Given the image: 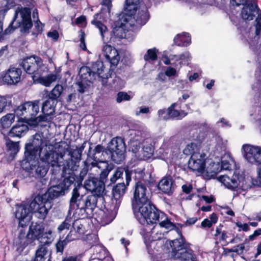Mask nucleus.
Segmentation results:
<instances>
[{
  "instance_id": "obj_24",
  "label": "nucleus",
  "mask_w": 261,
  "mask_h": 261,
  "mask_svg": "<svg viewBox=\"0 0 261 261\" xmlns=\"http://www.w3.org/2000/svg\"><path fill=\"white\" fill-rule=\"evenodd\" d=\"M238 177L239 175H234L231 178L227 175H221L218 177L219 180L228 189L232 191H236L238 187Z\"/></svg>"
},
{
  "instance_id": "obj_21",
  "label": "nucleus",
  "mask_w": 261,
  "mask_h": 261,
  "mask_svg": "<svg viewBox=\"0 0 261 261\" xmlns=\"http://www.w3.org/2000/svg\"><path fill=\"white\" fill-rule=\"evenodd\" d=\"M126 184L124 182L119 183L114 186L112 190L113 198L111 203L115 205V207L119 208L121 202V198L126 191Z\"/></svg>"
},
{
  "instance_id": "obj_16",
  "label": "nucleus",
  "mask_w": 261,
  "mask_h": 261,
  "mask_svg": "<svg viewBox=\"0 0 261 261\" xmlns=\"http://www.w3.org/2000/svg\"><path fill=\"white\" fill-rule=\"evenodd\" d=\"M48 230L44 232V227L41 223L32 222L29 226L28 232V240L32 244L36 240L41 241L46 240L45 237L46 233Z\"/></svg>"
},
{
  "instance_id": "obj_34",
  "label": "nucleus",
  "mask_w": 261,
  "mask_h": 261,
  "mask_svg": "<svg viewBox=\"0 0 261 261\" xmlns=\"http://www.w3.org/2000/svg\"><path fill=\"white\" fill-rule=\"evenodd\" d=\"M238 187L237 188V192L239 194L249 189L251 187V182L249 179H246L243 175H239L238 177Z\"/></svg>"
},
{
  "instance_id": "obj_54",
  "label": "nucleus",
  "mask_w": 261,
  "mask_h": 261,
  "mask_svg": "<svg viewBox=\"0 0 261 261\" xmlns=\"http://www.w3.org/2000/svg\"><path fill=\"white\" fill-rule=\"evenodd\" d=\"M143 156L146 158H150L153 153L154 147H142Z\"/></svg>"
},
{
  "instance_id": "obj_36",
  "label": "nucleus",
  "mask_w": 261,
  "mask_h": 261,
  "mask_svg": "<svg viewBox=\"0 0 261 261\" xmlns=\"http://www.w3.org/2000/svg\"><path fill=\"white\" fill-rule=\"evenodd\" d=\"M110 35V41L111 42H116L117 40L125 38L126 36L125 30L123 28L120 27L114 28Z\"/></svg>"
},
{
  "instance_id": "obj_59",
  "label": "nucleus",
  "mask_w": 261,
  "mask_h": 261,
  "mask_svg": "<svg viewBox=\"0 0 261 261\" xmlns=\"http://www.w3.org/2000/svg\"><path fill=\"white\" fill-rule=\"evenodd\" d=\"M85 166L81 170L80 173V177L82 179H83L85 176L87 174L88 171L89 170V166H88V160L84 162Z\"/></svg>"
},
{
  "instance_id": "obj_1",
  "label": "nucleus",
  "mask_w": 261,
  "mask_h": 261,
  "mask_svg": "<svg viewBox=\"0 0 261 261\" xmlns=\"http://www.w3.org/2000/svg\"><path fill=\"white\" fill-rule=\"evenodd\" d=\"M24 159L30 164V173L36 179L43 178L49 166H59L62 156H59L50 141L36 133L33 139L25 144Z\"/></svg>"
},
{
  "instance_id": "obj_43",
  "label": "nucleus",
  "mask_w": 261,
  "mask_h": 261,
  "mask_svg": "<svg viewBox=\"0 0 261 261\" xmlns=\"http://www.w3.org/2000/svg\"><path fill=\"white\" fill-rule=\"evenodd\" d=\"M17 239V243L23 247H25L29 244H32V242H30L28 240V233L26 234L23 230H21L19 231Z\"/></svg>"
},
{
  "instance_id": "obj_46",
  "label": "nucleus",
  "mask_w": 261,
  "mask_h": 261,
  "mask_svg": "<svg viewBox=\"0 0 261 261\" xmlns=\"http://www.w3.org/2000/svg\"><path fill=\"white\" fill-rule=\"evenodd\" d=\"M72 224V229L75 230L81 237L85 232V228L83 224H82L81 221L80 220H75Z\"/></svg>"
},
{
  "instance_id": "obj_55",
  "label": "nucleus",
  "mask_w": 261,
  "mask_h": 261,
  "mask_svg": "<svg viewBox=\"0 0 261 261\" xmlns=\"http://www.w3.org/2000/svg\"><path fill=\"white\" fill-rule=\"evenodd\" d=\"M51 115L44 114L43 115H40L38 117L36 116L34 121L37 122H49L51 121V118L50 116Z\"/></svg>"
},
{
  "instance_id": "obj_10",
  "label": "nucleus",
  "mask_w": 261,
  "mask_h": 261,
  "mask_svg": "<svg viewBox=\"0 0 261 261\" xmlns=\"http://www.w3.org/2000/svg\"><path fill=\"white\" fill-rule=\"evenodd\" d=\"M240 15L241 18L246 21H250L257 15L255 19V34L258 36L261 32V11L258 8L255 2L250 3L244 5Z\"/></svg>"
},
{
  "instance_id": "obj_8",
  "label": "nucleus",
  "mask_w": 261,
  "mask_h": 261,
  "mask_svg": "<svg viewBox=\"0 0 261 261\" xmlns=\"http://www.w3.org/2000/svg\"><path fill=\"white\" fill-rule=\"evenodd\" d=\"M171 254L175 259L182 261H189L193 258V251L190 248V244L186 243L181 236L179 239L171 241Z\"/></svg>"
},
{
  "instance_id": "obj_25",
  "label": "nucleus",
  "mask_w": 261,
  "mask_h": 261,
  "mask_svg": "<svg viewBox=\"0 0 261 261\" xmlns=\"http://www.w3.org/2000/svg\"><path fill=\"white\" fill-rule=\"evenodd\" d=\"M63 91V86L60 84H57L49 92L47 90H44V95L46 94L45 97H49V99L58 102V101L60 100Z\"/></svg>"
},
{
  "instance_id": "obj_47",
  "label": "nucleus",
  "mask_w": 261,
  "mask_h": 261,
  "mask_svg": "<svg viewBox=\"0 0 261 261\" xmlns=\"http://www.w3.org/2000/svg\"><path fill=\"white\" fill-rule=\"evenodd\" d=\"M158 50L155 48L149 49L144 55V59L146 61H155L157 59Z\"/></svg>"
},
{
  "instance_id": "obj_27",
  "label": "nucleus",
  "mask_w": 261,
  "mask_h": 261,
  "mask_svg": "<svg viewBox=\"0 0 261 261\" xmlns=\"http://www.w3.org/2000/svg\"><path fill=\"white\" fill-rule=\"evenodd\" d=\"M158 187L163 193L170 195L173 192L172 179L171 177H164L159 182Z\"/></svg>"
},
{
  "instance_id": "obj_2",
  "label": "nucleus",
  "mask_w": 261,
  "mask_h": 261,
  "mask_svg": "<svg viewBox=\"0 0 261 261\" xmlns=\"http://www.w3.org/2000/svg\"><path fill=\"white\" fill-rule=\"evenodd\" d=\"M84 148L82 145L80 147H76L75 149L69 150V146L65 142H60L58 145L56 152L59 156H62L59 166L62 168L63 174H70L71 172L77 170ZM56 149L57 147H55V150Z\"/></svg>"
},
{
  "instance_id": "obj_3",
  "label": "nucleus",
  "mask_w": 261,
  "mask_h": 261,
  "mask_svg": "<svg viewBox=\"0 0 261 261\" xmlns=\"http://www.w3.org/2000/svg\"><path fill=\"white\" fill-rule=\"evenodd\" d=\"M151 175L149 173H145L144 170L136 173V182L134 187L133 200H132L133 210L136 207H139L150 202V192L148 188L150 185Z\"/></svg>"
},
{
  "instance_id": "obj_40",
  "label": "nucleus",
  "mask_w": 261,
  "mask_h": 261,
  "mask_svg": "<svg viewBox=\"0 0 261 261\" xmlns=\"http://www.w3.org/2000/svg\"><path fill=\"white\" fill-rule=\"evenodd\" d=\"M125 3V10L130 15L135 14L138 8L139 0H126Z\"/></svg>"
},
{
  "instance_id": "obj_57",
  "label": "nucleus",
  "mask_w": 261,
  "mask_h": 261,
  "mask_svg": "<svg viewBox=\"0 0 261 261\" xmlns=\"http://www.w3.org/2000/svg\"><path fill=\"white\" fill-rule=\"evenodd\" d=\"M10 104L6 97L0 96V113H2L8 105Z\"/></svg>"
},
{
  "instance_id": "obj_49",
  "label": "nucleus",
  "mask_w": 261,
  "mask_h": 261,
  "mask_svg": "<svg viewBox=\"0 0 261 261\" xmlns=\"http://www.w3.org/2000/svg\"><path fill=\"white\" fill-rule=\"evenodd\" d=\"M72 220L70 218H66V219L58 226V232L61 233L65 229H69Z\"/></svg>"
},
{
  "instance_id": "obj_13",
  "label": "nucleus",
  "mask_w": 261,
  "mask_h": 261,
  "mask_svg": "<svg viewBox=\"0 0 261 261\" xmlns=\"http://www.w3.org/2000/svg\"><path fill=\"white\" fill-rule=\"evenodd\" d=\"M205 154L204 153H194L191 156L188 162V167L193 171L199 173H203L205 171L208 173L210 171L208 168H205ZM212 175L216 174L215 171H211Z\"/></svg>"
},
{
  "instance_id": "obj_31",
  "label": "nucleus",
  "mask_w": 261,
  "mask_h": 261,
  "mask_svg": "<svg viewBox=\"0 0 261 261\" xmlns=\"http://www.w3.org/2000/svg\"><path fill=\"white\" fill-rule=\"evenodd\" d=\"M98 15V14L94 15V19L91 21V23L98 29L103 41L106 42L108 40V37L107 39L105 38L109 34L108 29L105 24L101 22V21L97 20Z\"/></svg>"
},
{
  "instance_id": "obj_7",
  "label": "nucleus",
  "mask_w": 261,
  "mask_h": 261,
  "mask_svg": "<svg viewBox=\"0 0 261 261\" xmlns=\"http://www.w3.org/2000/svg\"><path fill=\"white\" fill-rule=\"evenodd\" d=\"M20 65L27 73L33 74V79H37L47 71V67L43 64L42 60L36 56L24 59Z\"/></svg>"
},
{
  "instance_id": "obj_44",
  "label": "nucleus",
  "mask_w": 261,
  "mask_h": 261,
  "mask_svg": "<svg viewBox=\"0 0 261 261\" xmlns=\"http://www.w3.org/2000/svg\"><path fill=\"white\" fill-rule=\"evenodd\" d=\"M135 135L137 137L136 140L140 142H142L146 137H150L149 134L145 127H143L141 129L136 130Z\"/></svg>"
},
{
  "instance_id": "obj_6",
  "label": "nucleus",
  "mask_w": 261,
  "mask_h": 261,
  "mask_svg": "<svg viewBox=\"0 0 261 261\" xmlns=\"http://www.w3.org/2000/svg\"><path fill=\"white\" fill-rule=\"evenodd\" d=\"M104 67L103 62L100 61H97L93 63L91 67L89 68L87 66L82 67L79 72V75L80 80H82L84 82H89L92 83L95 79L96 75L102 79L101 82L103 85L107 83V79L108 78V75L105 76L103 74Z\"/></svg>"
},
{
  "instance_id": "obj_15",
  "label": "nucleus",
  "mask_w": 261,
  "mask_h": 261,
  "mask_svg": "<svg viewBox=\"0 0 261 261\" xmlns=\"http://www.w3.org/2000/svg\"><path fill=\"white\" fill-rule=\"evenodd\" d=\"M91 158L93 160L92 162L89 163L90 171L93 169L97 168L100 170L99 178L102 179H106L109 173L113 169L114 165L110 164L107 161H101L95 155H92Z\"/></svg>"
},
{
  "instance_id": "obj_30",
  "label": "nucleus",
  "mask_w": 261,
  "mask_h": 261,
  "mask_svg": "<svg viewBox=\"0 0 261 261\" xmlns=\"http://www.w3.org/2000/svg\"><path fill=\"white\" fill-rule=\"evenodd\" d=\"M46 99L43 102L42 105V112L43 114L53 115L55 112V107L57 102L49 97H45Z\"/></svg>"
},
{
  "instance_id": "obj_5",
  "label": "nucleus",
  "mask_w": 261,
  "mask_h": 261,
  "mask_svg": "<svg viewBox=\"0 0 261 261\" xmlns=\"http://www.w3.org/2000/svg\"><path fill=\"white\" fill-rule=\"evenodd\" d=\"M137 220L142 225L156 224L160 221V212L151 202L133 210Z\"/></svg>"
},
{
  "instance_id": "obj_17",
  "label": "nucleus",
  "mask_w": 261,
  "mask_h": 261,
  "mask_svg": "<svg viewBox=\"0 0 261 261\" xmlns=\"http://www.w3.org/2000/svg\"><path fill=\"white\" fill-rule=\"evenodd\" d=\"M107 179H102L90 177L84 182L85 188L94 195H103L105 190V184Z\"/></svg>"
},
{
  "instance_id": "obj_35",
  "label": "nucleus",
  "mask_w": 261,
  "mask_h": 261,
  "mask_svg": "<svg viewBox=\"0 0 261 261\" xmlns=\"http://www.w3.org/2000/svg\"><path fill=\"white\" fill-rule=\"evenodd\" d=\"M176 103H172L170 107L168 108V115L169 119L176 118L177 119H180L187 115V113L184 111H178L175 109Z\"/></svg>"
},
{
  "instance_id": "obj_48",
  "label": "nucleus",
  "mask_w": 261,
  "mask_h": 261,
  "mask_svg": "<svg viewBox=\"0 0 261 261\" xmlns=\"http://www.w3.org/2000/svg\"><path fill=\"white\" fill-rule=\"evenodd\" d=\"M82 237L73 229H71L65 239L68 242L79 239Z\"/></svg>"
},
{
  "instance_id": "obj_22",
  "label": "nucleus",
  "mask_w": 261,
  "mask_h": 261,
  "mask_svg": "<svg viewBox=\"0 0 261 261\" xmlns=\"http://www.w3.org/2000/svg\"><path fill=\"white\" fill-rule=\"evenodd\" d=\"M102 51L106 58L113 66H116L119 63L120 57L117 50L110 45L103 46Z\"/></svg>"
},
{
  "instance_id": "obj_32",
  "label": "nucleus",
  "mask_w": 261,
  "mask_h": 261,
  "mask_svg": "<svg viewBox=\"0 0 261 261\" xmlns=\"http://www.w3.org/2000/svg\"><path fill=\"white\" fill-rule=\"evenodd\" d=\"M65 192L60 185L50 187L46 193L48 199H54L59 197L60 196L64 195Z\"/></svg>"
},
{
  "instance_id": "obj_61",
  "label": "nucleus",
  "mask_w": 261,
  "mask_h": 261,
  "mask_svg": "<svg viewBox=\"0 0 261 261\" xmlns=\"http://www.w3.org/2000/svg\"><path fill=\"white\" fill-rule=\"evenodd\" d=\"M159 224L160 227L167 229H171L174 226V224L168 219L161 221Z\"/></svg>"
},
{
  "instance_id": "obj_50",
  "label": "nucleus",
  "mask_w": 261,
  "mask_h": 261,
  "mask_svg": "<svg viewBox=\"0 0 261 261\" xmlns=\"http://www.w3.org/2000/svg\"><path fill=\"white\" fill-rule=\"evenodd\" d=\"M130 99V96L126 92H119L117 95L116 101L118 103H120L122 101H129Z\"/></svg>"
},
{
  "instance_id": "obj_20",
  "label": "nucleus",
  "mask_w": 261,
  "mask_h": 261,
  "mask_svg": "<svg viewBox=\"0 0 261 261\" xmlns=\"http://www.w3.org/2000/svg\"><path fill=\"white\" fill-rule=\"evenodd\" d=\"M80 187H75L72 192V196L70 200V207L69 211L76 210L78 214L79 210H82L83 207L84 198L85 195H81L79 192Z\"/></svg>"
},
{
  "instance_id": "obj_62",
  "label": "nucleus",
  "mask_w": 261,
  "mask_h": 261,
  "mask_svg": "<svg viewBox=\"0 0 261 261\" xmlns=\"http://www.w3.org/2000/svg\"><path fill=\"white\" fill-rule=\"evenodd\" d=\"M80 47L84 50H86L87 49L86 43H85V34L84 32H82L80 36Z\"/></svg>"
},
{
  "instance_id": "obj_38",
  "label": "nucleus",
  "mask_w": 261,
  "mask_h": 261,
  "mask_svg": "<svg viewBox=\"0 0 261 261\" xmlns=\"http://www.w3.org/2000/svg\"><path fill=\"white\" fill-rule=\"evenodd\" d=\"M73 172L72 171L70 174H68L69 176L66 177L59 184L60 186L62 188L64 192L68 190L69 188L74 183L75 180L74 175L72 174ZM62 174L64 176L67 174H63V172Z\"/></svg>"
},
{
  "instance_id": "obj_28",
  "label": "nucleus",
  "mask_w": 261,
  "mask_h": 261,
  "mask_svg": "<svg viewBox=\"0 0 261 261\" xmlns=\"http://www.w3.org/2000/svg\"><path fill=\"white\" fill-rule=\"evenodd\" d=\"M29 130L27 125L22 123H18L15 125L10 130L9 135L11 137H21Z\"/></svg>"
},
{
  "instance_id": "obj_58",
  "label": "nucleus",
  "mask_w": 261,
  "mask_h": 261,
  "mask_svg": "<svg viewBox=\"0 0 261 261\" xmlns=\"http://www.w3.org/2000/svg\"><path fill=\"white\" fill-rule=\"evenodd\" d=\"M158 115L161 119L167 120L169 119V116L168 115V109H161L158 111Z\"/></svg>"
},
{
  "instance_id": "obj_64",
  "label": "nucleus",
  "mask_w": 261,
  "mask_h": 261,
  "mask_svg": "<svg viewBox=\"0 0 261 261\" xmlns=\"http://www.w3.org/2000/svg\"><path fill=\"white\" fill-rule=\"evenodd\" d=\"M165 73L169 77L175 76L176 74V70L174 68L169 66L167 67Z\"/></svg>"
},
{
  "instance_id": "obj_37",
  "label": "nucleus",
  "mask_w": 261,
  "mask_h": 261,
  "mask_svg": "<svg viewBox=\"0 0 261 261\" xmlns=\"http://www.w3.org/2000/svg\"><path fill=\"white\" fill-rule=\"evenodd\" d=\"M61 78L60 75L57 73H51L45 76H41L40 77L37 78L40 81V83L46 87H49L51 83L56 82L58 79Z\"/></svg>"
},
{
  "instance_id": "obj_26",
  "label": "nucleus",
  "mask_w": 261,
  "mask_h": 261,
  "mask_svg": "<svg viewBox=\"0 0 261 261\" xmlns=\"http://www.w3.org/2000/svg\"><path fill=\"white\" fill-rule=\"evenodd\" d=\"M124 173L125 176L126 184L129 185V182L132 180L131 172L128 170H125L123 168H118L114 172L113 176L110 178V180L112 183L115 182L118 179L122 178V176Z\"/></svg>"
},
{
  "instance_id": "obj_19",
  "label": "nucleus",
  "mask_w": 261,
  "mask_h": 261,
  "mask_svg": "<svg viewBox=\"0 0 261 261\" xmlns=\"http://www.w3.org/2000/svg\"><path fill=\"white\" fill-rule=\"evenodd\" d=\"M31 213H32V210L29 206V203H23L17 206L15 217L19 220V226L23 227L27 225L31 219Z\"/></svg>"
},
{
  "instance_id": "obj_60",
  "label": "nucleus",
  "mask_w": 261,
  "mask_h": 261,
  "mask_svg": "<svg viewBox=\"0 0 261 261\" xmlns=\"http://www.w3.org/2000/svg\"><path fill=\"white\" fill-rule=\"evenodd\" d=\"M141 143L142 144V147H145V146H146V147H153L154 144L152 138L150 137H146Z\"/></svg>"
},
{
  "instance_id": "obj_45",
  "label": "nucleus",
  "mask_w": 261,
  "mask_h": 261,
  "mask_svg": "<svg viewBox=\"0 0 261 261\" xmlns=\"http://www.w3.org/2000/svg\"><path fill=\"white\" fill-rule=\"evenodd\" d=\"M94 250L96 252L97 258L99 260H102L103 257L108 254V251L107 249L102 245H96Z\"/></svg>"
},
{
  "instance_id": "obj_29",
  "label": "nucleus",
  "mask_w": 261,
  "mask_h": 261,
  "mask_svg": "<svg viewBox=\"0 0 261 261\" xmlns=\"http://www.w3.org/2000/svg\"><path fill=\"white\" fill-rule=\"evenodd\" d=\"M257 146H252L250 145H244L243 149L244 151V156L245 159L249 163L253 164L254 160L257 153Z\"/></svg>"
},
{
  "instance_id": "obj_12",
  "label": "nucleus",
  "mask_w": 261,
  "mask_h": 261,
  "mask_svg": "<svg viewBox=\"0 0 261 261\" xmlns=\"http://www.w3.org/2000/svg\"><path fill=\"white\" fill-rule=\"evenodd\" d=\"M104 198L102 195L91 194L85 195L83 207L79 210L78 215L80 219L90 218L93 213L94 209L97 207L98 202H103Z\"/></svg>"
},
{
  "instance_id": "obj_41",
  "label": "nucleus",
  "mask_w": 261,
  "mask_h": 261,
  "mask_svg": "<svg viewBox=\"0 0 261 261\" xmlns=\"http://www.w3.org/2000/svg\"><path fill=\"white\" fill-rule=\"evenodd\" d=\"M149 14L147 10L145 9L144 10L139 11L136 17V22L138 24L141 25L145 24L149 19Z\"/></svg>"
},
{
  "instance_id": "obj_56",
  "label": "nucleus",
  "mask_w": 261,
  "mask_h": 261,
  "mask_svg": "<svg viewBox=\"0 0 261 261\" xmlns=\"http://www.w3.org/2000/svg\"><path fill=\"white\" fill-rule=\"evenodd\" d=\"M229 160H224L223 158L221 160V169L225 170H231V164H230V160H231V158L228 156Z\"/></svg>"
},
{
  "instance_id": "obj_42",
  "label": "nucleus",
  "mask_w": 261,
  "mask_h": 261,
  "mask_svg": "<svg viewBox=\"0 0 261 261\" xmlns=\"http://www.w3.org/2000/svg\"><path fill=\"white\" fill-rule=\"evenodd\" d=\"M15 116L13 114H8L1 119V123L4 128L9 127L14 121Z\"/></svg>"
},
{
  "instance_id": "obj_11",
  "label": "nucleus",
  "mask_w": 261,
  "mask_h": 261,
  "mask_svg": "<svg viewBox=\"0 0 261 261\" xmlns=\"http://www.w3.org/2000/svg\"><path fill=\"white\" fill-rule=\"evenodd\" d=\"M40 100L27 101L18 106L15 110L16 114L28 121H34L39 112Z\"/></svg>"
},
{
  "instance_id": "obj_18",
  "label": "nucleus",
  "mask_w": 261,
  "mask_h": 261,
  "mask_svg": "<svg viewBox=\"0 0 261 261\" xmlns=\"http://www.w3.org/2000/svg\"><path fill=\"white\" fill-rule=\"evenodd\" d=\"M21 74V68L11 67L3 73L2 80L8 85H15L20 81Z\"/></svg>"
},
{
  "instance_id": "obj_53",
  "label": "nucleus",
  "mask_w": 261,
  "mask_h": 261,
  "mask_svg": "<svg viewBox=\"0 0 261 261\" xmlns=\"http://www.w3.org/2000/svg\"><path fill=\"white\" fill-rule=\"evenodd\" d=\"M89 84H90L89 82H84L82 80L78 81L76 83V85L78 86V91L81 93H84Z\"/></svg>"
},
{
  "instance_id": "obj_33",
  "label": "nucleus",
  "mask_w": 261,
  "mask_h": 261,
  "mask_svg": "<svg viewBox=\"0 0 261 261\" xmlns=\"http://www.w3.org/2000/svg\"><path fill=\"white\" fill-rule=\"evenodd\" d=\"M174 41L178 46H187L191 43V37L189 33L184 32L177 35Z\"/></svg>"
},
{
  "instance_id": "obj_52",
  "label": "nucleus",
  "mask_w": 261,
  "mask_h": 261,
  "mask_svg": "<svg viewBox=\"0 0 261 261\" xmlns=\"http://www.w3.org/2000/svg\"><path fill=\"white\" fill-rule=\"evenodd\" d=\"M124 86L123 81L118 77H115L113 80L112 87L117 89L122 88Z\"/></svg>"
},
{
  "instance_id": "obj_23",
  "label": "nucleus",
  "mask_w": 261,
  "mask_h": 261,
  "mask_svg": "<svg viewBox=\"0 0 261 261\" xmlns=\"http://www.w3.org/2000/svg\"><path fill=\"white\" fill-rule=\"evenodd\" d=\"M119 208H116L115 205L111 204L110 210H107L103 212L100 218L101 223L103 225L109 224L115 218Z\"/></svg>"
},
{
  "instance_id": "obj_51",
  "label": "nucleus",
  "mask_w": 261,
  "mask_h": 261,
  "mask_svg": "<svg viewBox=\"0 0 261 261\" xmlns=\"http://www.w3.org/2000/svg\"><path fill=\"white\" fill-rule=\"evenodd\" d=\"M68 242L65 239L62 241H59L56 244V251L57 252L62 253L65 246L67 245Z\"/></svg>"
},
{
  "instance_id": "obj_9",
  "label": "nucleus",
  "mask_w": 261,
  "mask_h": 261,
  "mask_svg": "<svg viewBox=\"0 0 261 261\" xmlns=\"http://www.w3.org/2000/svg\"><path fill=\"white\" fill-rule=\"evenodd\" d=\"M126 146L124 139L116 137L108 143V150L111 153L112 160L116 164L121 163L125 159Z\"/></svg>"
},
{
  "instance_id": "obj_39",
  "label": "nucleus",
  "mask_w": 261,
  "mask_h": 261,
  "mask_svg": "<svg viewBox=\"0 0 261 261\" xmlns=\"http://www.w3.org/2000/svg\"><path fill=\"white\" fill-rule=\"evenodd\" d=\"M6 145L7 147V151L9 152V154L12 157L14 156V155L18 152V142H13L10 140V139H7L6 140Z\"/></svg>"
},
{
  "instance_id": "obj_4",
  "label": "nucleus",
  "mask_w": 261,
  "mask_h": 261,
  "mask_svg": "<svg viewBox=\"0 0 261 261\" xmlns=\"http://www.w3.org/2000/svg\"><path fill=\"white\" fill-rule=\"evenodd\" d=\"M29 7L18 6L15 10L13 20L9 27L6 30V32H11L18 28H21V32H27L33 26L31 17V8L32 5H27L23 3Z\"/></svg>"
},
{
  "instance_id": "obj_63",
  "label": "nucleus",
  "mask_w": 261,
  "mask_h": 261,
  "mask_svg": "<svg viewBox=\"0 0 261 261\" xmlns=\"http://www.w3.org/2000/svg\"><path fill=\"white\" fill-rule=\"evenodd\" d=\"M257 153L254 160V163L261 164V147L257 146Z\"/></svg>"
},
{
  "instance_id": "obj_14",
  "label": "nucleus",
  "mask_w": 261,
  "mask_h": 261,
  "mask_svg": "<svg viewBox=\"0 0 261 261\" xmlns=\"http://www.w3.org/2000/svg\"><path fill=\"white\" fill-rule=\"evenodd\" d=\"M29 206L32 213L40 219L44 220L51 207L50 203L47 201H43L41 197H36L30 203Z\"/></svg>"
}]
</instances>
